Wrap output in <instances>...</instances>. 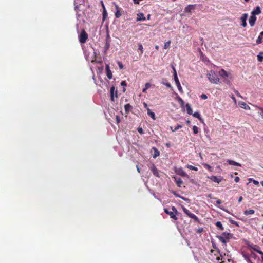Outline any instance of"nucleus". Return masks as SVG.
<instances>
[{"label": "nucleus", "instance_id": "7", "mask_svg": "<svg viewBox=\"0 0 263 263\" xmlns=\"http://www.w3.org/2000/svg\"><path fill=\"white\" fill-rule=\"evenodd\" d=\"M110 100L112 102L115 101V97H117V90L115 89V86H112L110 90Z\"/></svg>", "mask_w": 263, "mask_h": 263}, {"label": "nucleus", "instance_id": "29", "mask_svg": "<svg viewBox=\"0 0 263 263\" xmlns=\"http://www.w3.org/2000/svg\"><path fill=\"white\" fill-rule=\"evenodd\" d=\"M255 213V211L254 210H247L244 211V215L247 216L249 215L253 214Z\"/></svg>", "mask_w": 263, "mask_h": 263}, {"label": "nucleus", "instance_id": "53", "mask_svg": "<svg viewBox=\"0 0 263 263\" xmlns=\"http://www.w3.org/2000/svg\"><path fill=\"white\" fill-rule=\"evenodd\" d=\"M171 193L172 194H173L177 197L180 198L181 197V196L179 195V194H178L175 191H172Z\"/></svg>", "mask_w": 263, "mask_h": 263}, {"label": "nucleus", "instance_id": "40", "mask_svg": "<svg viewBox=\"0 0 263 263\" xmlns=\"http://www.w3.org/2000/svg\"><path fill=\"white\" fill-rule=\"evenodd\" d=\"M102 15H103V20L104 21L105 20V18H106V17L107 16V12L106 9H104V10H103Z\"/></svg>", "mask_w": 263, "mask_h": 263}, {"label": "nucleus", "instance_id": "2", "mask_svg": "<svg viewBox=\"0 0 263 263\" xmlns=\"http://www.w3.org/2000/svg\"><path fill=\"white\" fill-rule=\"evenodd\" d=\"M219 76L223 79V81L228 85H230L232 77L231 73L227 72L223 69H221L219 71Z\"/></svg>", "mask_w": 263, "mask_h": 263}, {"label": "nucleus", "instance_id": "32", "mask_svg": "<svg viewBox=\"0 0 263 263\" xmlns=\"http://www.w3.org/2000/svg\"><path fill=\"white\" fill-rule=\"evenodd\" d=\"M182 209L184 213L186 214L189 217H190V215L192 214V213L186 208H185L184 206H182Z\"/></svg>", "mask_w": 263, "mask_h": 263}, {"label": "nucleus", "instance_id": "11", "mask_svg": "<svg viewBox=\"0 0 263 263\" xmlns=\"http://www.w3.org/2000/svg\"><path fill=\"white\" fill-rule=\"evenodd\" d=\"M150 170H151L154 176L157 177H160L158 170L154 164H153L151 166Z\"/></svg>", "mask_w": 263, "mask_h": 263}, {"label": "nucleus", "instance_id": "46", "mask_svg": "<svg viewBox=\"0 0 263 263\" xmlns=\"http://www.w3.org/2000/svg\"><path fill=\"white\" fill-rule=\"evenodd\" d=\"M182 126L180 124H178L174 129V130H172V132H174L176 130H177L178 129H179V128H182Z\"/></svg>", "mask_w": 263, "mask_h": 263}, {"label": "nucleus", "instance_id": "50", "mask_svg": "<svg viewBox=\"0 0 263 263\" xmlns=\"http://www.w3.org/2000/svg\"><path fill=\"white\" fill-rule=\"evenodd\" d=\"M172 210L173 211V212H174V213L176 215L178 213L176 208L175 207V206H172Z\"/></svg>", "mask_w": 263, "mask_h": 263}, {"label": "nucleus", "instance_id": "61", "mask_svg": "<svg viewBox=\"0 0 263 263\" xmlns=\"http://www.w3.org/2000/svg\"><path fill=\"white\" fill-rule=\"evenodd\" d=\"M253 182L254 184H255V185H258V184H259V182H258V181H256V180H253Z\"/></svg>", "mask_w": 263, "mask_h": 263}, {"label": "nucleus", "instance_id": "10", "mask_svg": "<svg viewBox=\"0 0 263 263\" xmlns=\"http://www.w3.org/2000/svg\"><path fill=\"white\" fill-rule=\"evenodd\" d=\"M246 245L249 248L252 249L256 252H257V251L259 250V247L257 245L251 243L248 241L246 243Z\"/></svg>", "mask_w": 263, "mask_h": 263}, {"label": "nucleus", "instance_id": "16", "mask_svg": "<svg viewBox=\"0 0 263 263\" xmlns=\"http://www.w3.org/2000/svg\"><path fill=\"white\" fill-rule=\"evenodd\" d=\"M164 210L165 213L170 216L171 218H173L174 220L177 219V217L176 216V215L174 213V212L169 211L167 209H164Z\"/></svg>", "mask_w": 263, "mask_h": 263}, {"label": "nucleus", "instance_id": "9", "mask_svg": "<svg viewBox=\"0 0 263 263\" xmlns=\"http://www.w3.org/2000/svg\"><path fill=\"white\" fill-rule=\"evenodd\" d=\"M197 5H188L186 7L184 8V12L185 13H190L191 12L192 10H194L196 7Z\"/></svg>", "mask_w": 263, "mask_h": 263}, {"label": "nucleus", "instance_id": "49", "mask_svg": "<svg viewBox=\"0 0 263 263\" xmlns=\"http://www.w3.org/2000/svg\"><path fill=\"white\" fill-rule=\"evenodd\" d=\"M117 64L119 66V67L120 68V69H122L123 68V64L122 63V62H120V61H118L117 62Z\"/></svg>", "mask_w": 263, "mask_h": 263}, {"label": "nucleus", "instance_id": "5", "mask_svg": "<svg viewBox=\"0 0 263 263\" xmlns=\"http://www.w3.org/2000/svg\"><path fill=\"white\" fill-rule=\"evenodd\" d=\"M87 39L88 35L87 33L84 30H83L79 36V42L81 43H85Z\"/></svg>", "mask_w": 263, "mask_h": 263}, {"label": "nucleus", "instance_id": "6", "mask_svg": "<svg viewBox=\"0 0 263 263\" xmlns=\"http://www.w3.org/2000/svg\"><path fill=\"white\" fill-rule=\"evenodd\" d=\"M175 172L178 175L189 178V176L184 171L183 168L181 167L176 168Z\"/></svg>", "mask_w": 263, "mask_h": 263}, {"label": "nucleus", "instance_id": "3", "mask_svg": "<svg viewBox=\"0 0 263 263\" xmlns=\"http://www.w3.org/2000/svg\"><path fill=\"white\" fill-rule=\"evenodd\" d=\"M218 75L215 71L211 70L208 73L207 76L209 81L214 84H217L219 81Z\"/></svg>", "mask_w": 263, "mask_h": 263}, {"label": "nucleus", "instance_id": "59", "mask_svg": "<svg viewBox=\"0 0 263 263\" xmlns=\"http://www.w3.org/2000/svg\"><path fill=\"white\" fill-rule=\"evenodd\" d=\"M239 180H240V179H239V177H238V176L235 177V178L234 179V181L235 182L237 183L239 181Z\"/></svg>", "mask_w": 263, "mask_h": 263}, {"label": "nucleus", "instance_id": "62", "mask_svg": "<svg viewBox=\"0 0 263 263\" xmlns=\"http://www.w3.org/2000/svg\"><path fill=\"white\" fill-rule=\"evenodd\" d=\"M235 93L236 94V95H237L238 97H241V95L239 93V92H238V91L235 90Z\"/></svg>", "mask_w": 263, "mask_h": 263}, {"label": "nucleus", "instance_id": "1", "mask_svg": "<svg viewBox=\"0 0 263 263\" xmlns=\"http://www.w3.org/2000/svg\"><path fill=\"white\" fill-rule=\"evenodd\" d=\"M216 237L218 238L223 245L226 246L230 240L234 238V235L232 233L224 232L220 235H216Z\"/></svg>", "mask_w": 263, "mask_h": 263}, {"label": "nucleus", "instance_id": "37", "mask_svg": "<svg viewBox=\"0 0 263 263\" xmlns=\"http://www.w3.org/2000/svg\"><path fill=\"white\" fill-rule=\"evenodd\" d=\"M202 165L206 168H207L209 171L210 172H212L213 171V169H212V167L209 164H206V163H203L202 164Z\"/></svg>", "mask_w": 263, "mask_h": 263}, {"label": "nucleus", "instance_id": "22", "mask_svg": "<svg viewBox=\"0 0 263 263\" xmlns=\"http://www.w3.org/2000/svg\"><path fill=\"white\" fill-rule=\"evenodd\" d=\"M124 108L126 113L128 114L133 109V106L129 104H126L124 105Z\"/></svg>", "mask_w": 263, "mask_h": 263}, {"label": "nucleus", "instance_id": "58", "mask_svg": "<svg viewBox=\"0 0 263 263\" xmlns=\"http://www.w3.org/2000/svg\"><path fill=\"white\" fill-rule=\"evenodd\" d=\"M180 198L183 200L184 201H187L188 202H190V199H189L188 198H186L184 197L181 196Z\"/></svg>", "mask_w": 263, "mask_h": 263}, {"label": "nucleus", "instance_id": "20", "mask_svg": "<svg viewBox=\"0 0 263 263\" xmlns=\"http://www.w3.org/2000/svg\"><path fill=\"white\" fill-rule=\"evenodd\" d=\"M241 255L242 256V257L244 258V259L248 262V263H253L252 262V261L250 260V256H249L248 255L246 254L244 252H242L241 253Z\"/></svg>", "mask_w": 263, "mask_h": 263}, {"label": "nucleus", "instance_id": "4", "mask_svg": "<svg viewBox=\"0 0 263 263\" xmlns=\"http://www.w3.org/2000/svg\"><path fill=\"white\" fill-rule=\"evenodd\" d=\"M171 67L172 68V69L173 70V77H174V81H175V84L177 87V88L178 89V90L181 93H182L183 92V89H182V88L180 85V83L179 82V79H178V76H177V72H176V69L174 67V66L173 65V64H171Z\"/></svg>", "mask_w": 263, "mask_h": 263}, {"label": "nucleus", "instance_id": "18", "mask_svg": "<svg viewBox=\"0 0 263 263\" xmlns=\"http://www.w3.org/2000/svg\"><path fill=\"white\" fill-rule=\"evenodd\" d=\"M227 162L229 165H235V166H241V164H240L237 162H235L233 160H230V159H227Z\"/></svg>", "mask_w": 263, "mask_h": 263}, {"label": "nucleus", "instance_id": "64", "mask_svg": "<svg viewBox=\"0 0 263 263\" xmlns=\"http://www.w3.org/2000/svg\"><path fill=\"white\" fill-rule=\"evenodd\" d=\"M260 110H261V112H260V116L261 117V118L263 119V108H260Z\"/></svg>", "mask_w": 263, "mask_h": 263}, {"label": "nucleus", "instance_id": "8", "mask_svg": "<svg viewBox=\"0 0 263 263\" xmlns=\"http://www.w3.org/2000/svg\"><path fill=\"white\" fill-rule=\"evenodd\" d=\"M208 178L211 180L213 182H216L218 183H219L220 182H221L222 180V178L221 177H218L217 176H215V175L208 176Z\"/></svg>", "mask_w": 263, "mask_h": 263}, {"label": "nucleus", "instance_id": "57", "mask_svg": "<svg viewBox=\"0 0 263 263\" xmlns=\"http://www.w3.org/2000/svg\"><path fill=\"white\" fill-rule=\"evenodd\" d=\"M121 85L123 86H127V83H126V81H122L121 82Z\"/></svg>", "mask_w": 263, "mask_h": 263}, {"label": "nucleus", "instance_id": "15", "mask_svg": "<svg viewBox=\"0 0 263 263\" xmlns=\"http://www.w3.org/2000/svg\"><path fill=\"white\" fill-rule=\"evenodd\" d=\"M261 12L260 7L259 6H257L255 9H253V10L251 12V15L255 16L256 15H259Z\"/></svg>", "mask_w": 263, "mask_h": 263}, {"label": "nucleus", "instance_id": "45", "mask_svg": "<svg viewBox=\"0 0 263 263\" xmlns=\"http://www.w3.org/2000/svg\"><path fill=\"white\" fill-rule=\"evenodd\" d=\"M262 37L260 36V35H259V36L258 37V38L257 39L256 41V44H260L262 42Z\"/></svg>", "mask_w": 263, "mask_h": 263}, {"label": "nucleus", "instance_id": "31", "mask_svg": "<svg viewBox=\"0 0 263 263\" xmlns=\"http://www.w3.org/2000/svg\"><path fill=\"white\" fill-rule=\"evenodd\" d=\"M74 4H76V1H74ZM78 5H75L74 9L76 11V15L77 18L78 20H79L80 18V16H81V14L79 13V12L78 11Z\"/></svg>", "mask_w": 263, "mask_h": 263}, {"label": "nucleus", "instance_id": "56", "mask_svg": "<svg viewBox=\"0 0 263 263\" xmlns=\"http://www.w3.org/2000/svg\"><path fill=\"white\" fill-rule=\"evenodd\" d=\"M257 253L261 255V259L262 260L263 259V252L259 250L257 251Z\"/></svg>", "mask_w": 263, "mask_h": 263}, {"label": "nucleus", "instance_id": "26", "mask_svg": "<svg viewBox=\"0 0 263 263\" xmlns=\"http://www.w3.org/2000/svg\"><path fill=\"white\" fill-rule=\"evenodd\" d=\"M147 114L153 120H155V114L154 112L152 111L149 108H147Z\"/></svg>", "mask_w": 263, "mask_h": 263}, {"label": "nucleus", "instance_id": "47", "mask_svg": "<svg viewBox=\"0 0 263 263\" xmlns=\"http://www.w3.org/2000/svg\"><path fill=\"white\" fill-rule=\"evenodd\" d=\"M170 43H171L170 41H168V42L165 43L164 45V49H166L168 48V47L170 46Z\"/></svg>", "mask_w": 263, "mask_h": 263}, {"label": "nucleus", "instance_id": "30", "mask_svg": "<svg viewBox=\"0 0 263 263\" xmlns=\"http://www.w3.org/2000/svg\"><path fill=\"white\" fill-rule=\"evenodd\" d=\"M215 225L218 227V228L220 230H224V228L221 223V222L220 221H217L216 223H215Z\"/></svg>", "mask_w": 263, "mask_h": 263}, {"label": "nucleus", "instance_id": "41", "mask_svg": "<svg viewBox=\"0 0 263 263\" xmlns=\"http://www.w3.org/2000/svg\"><path fill=\"white\" fill-rule=\"evenodd\" d=\"M257 60L259 62H262L263 61V56H262V54L261 53H260V52L259 53V54L257 55Z\"/></svg>", "mask_w": 263, "mask_h": 263}, {"label": "nucleus", "instance_id": "23", "mask_svg": "<svg viewBox=\"0 0 263 263\" xmlns=\"http://www.w3.org/2000/svg\"><path fill=\"white\" fill-rule=\"evenodd\" d=\"M185 107L186 108L187 113L190 115H192L193 111L189 103H187L185 105Z\"/></svg>", "mask_w": 263, "mask_h": 263}, {"label": "nucleus", "instance_id": "24", "mask_svg": "<svg viewBox=\"0 0 263 263\" xmlns=\"http://www.w3.org/2000/svg\"><path fill=\"white\" fill-rule=\"evenodd\" d=\"M162 84L165 85L166 87L168 88H172L171 84L169 82H168L167 80L166 79H162Z\"/></svg>", "mask_w": 263, "mask_h": 263}, {"label": "nucleus", "instance_id": "52", "mask_svg": "<svg viewBox=\"0 0 263 263\" xmlns=\"http://www.w3.org/2000/svg\"><path fill=\"white\" fill-rule=\"evenodd\" d=\"M110 46L109 41H106L105 43V48L106 49H108Z\"/></svg>", "mask_w": 263, "mask_h": 263}, {"label": "nucleus", "instance_id": "14", "mask_svg": "<svg viewBox=\"0 0 263 263\" xmlns=\"http://www.w3.org/2000/svg\"><path fill=\"white\" fill-rule=\"evenodd\" d=\"M105 69H106V75H107V78L109 79H112V72L110 69V67H109V66L108 64H106L105 65Z\"/></svg>", "mask_w": 263, "mask_h": 263}, {"label": "nucleus", "instance_id": "42", "mask_svg": "<svg viewBox=\"0 0 263 263\" xmlns=\"http://www.w3.org/2000/svg\"><path fill=\"white\" fill-rule=\"evenodd\" d=\"M150 86H151V85H150V84H149V83H146V84H145V88H143V89H142V91H143V92H145L146 91V90H147L148 88H149Z\"/></svg>", "mask_w": 263, "mask_h": 263}, {"label": "nucleus", "instance_id": "39", "mask_svg": "<svg viewBox=\"0 0 263 263\" xmlns=\"http://www.w3.org/2000/svg\"><path fill=\"white\" fill-rule=\"evenodd\" d=\"M138 49L140 51V54L141 55L143 53V47L141 43L138 44Z\"/></svg>", "mask_w": 263, "mask_h": 263}, {"label": "nucleus", "instance_id": "44", "mask_svg": "<svg viewBox=\"0 0 263 263\" xmlns=\"http://www.w3.org/2000/svg\"><path fill=\"white\" fill-rule=\"evenodd\" d=\"M193 130L194 134H197L198 133V128L196 125L193 126Z\"/></svg>", "mask_w": 263, "mask_h": 263}, {"label": "nucleus", "instance_id": "33", "mask_svg": "<svg viewBox=\"0 0 263 263\" xmlns=\"http://www.w3.org/2000/svg\"><path fill=\"white\" fill-rule=\"evenodd\" d=\"M175 182L178 187H180L183 183V181L180 178L176 179Z\"/></svg>", "mask_w": 263, "mask_h": 263}, {"label": "nucleus", "instance_id": "43", "mask_svg": "<svg viewBox=\"0 0 263 263\" xmlns=\"http://www.w3.org/2000/svg\"><path fill=\"white\" fill-rule=\"evenodd\" d=\"M250 256L254 259H256L257 258H258V259H259L258 256L255 253H254L253 252H251Z\"/></svg>", "mask_w": 263, "mask_h": 263}, {"label": "nucleus", "instance_id": "13", "mask_svg": "<svg viewBox=\"0 0 263 263\" xmlns=\"http://www.w3.org/2000/svg\"><path fill=\"white\" fill-rule=\"evenodd\" d=\"M115 6L116 11L115 13L116 18H118L121 16V13L120 12V8L115 3H114Z\"/></svg>", "mask_w": 263, "mask_h": 263}, {"label": "nucleus", "instance_id": "36", "mask_svg": "<svg viewBox=\"0 0 263 263\" xmlns=\"http://www.w3.org/2000/svg\"><path fill=\"white\" fill-rule=\"evenodd\" d=\"M177 99L178 102L180 103L181 106L183 107L184 106V101L178 95L177 96Z\"/></svg>", "mask_w": 263, "mask_h": 263}, {"label": "nucleus", "instance_id": "51", "mask_svg": "<svg viewBox=\"0 0 263 263\" xmlns=\"http://www.w3.org/2000/svg\"><path fill=\"white\" fill-rule=\"evenodd\" d=\"M137 130H138V132L140 134H144L143 130V129H142V127H138V128H137Z\"/></svg>", "mask_w": 263, "mask_h": 263}, {"label": "nucleus", "instance_id": "48", "mask_svg": "<svg viewBox=\"0 0 263 263\" xmlns=\"http://www.w3.org/2000/svg\"><path fill=\"white\" fill-rule=\"evenodd\" d=\"M203 229L202 227H200V228H199L196 229V231L198 233H201L203 232Z\"/></svg>", "mask_w": 263, "mask_h": 263}, {"label": "nucleus", "instance_id": "35", "mask_svg": "<svg viewBox=\"0 0 263 263\" xmlns=\"http://www.w3.org/2000/svg\"><path fill=\"white\" fill-rule=\"evenodd\" d=\"M186 167L190 169V170H194V171H198V168L196 166H193L192 165H186Z\"/></svg>", "mask_w": 263, "mask_h": 263}, {"label": "nucleus", "instance_id": "17", "mask_svg": "<svg viewBox=\"0 0 263 263\" xmlns=\"http://www.w3.org/2000/svg\"><path fill=\"white\" fill-rule=\"evenodd\" d=\"M256 20V16L251 15V16H250V17L249 20V24L251 27H253L254 26Z\"/></svg>", "mask_w": 263, "mask_h": 263}, {"label": "nucleus", "instance_id": "28", "mask_svg": "<svg viewBox=\"0 0 263 263\" xmlns=\"http://www.w3.org/2000/svg\"><path fill=\"white\" fill-rule=\"evenodd\" d=\"M183 29H184V31L185 32H189L192 30V28L187 24L183 26Z\"/></svg>", "mask_w": 263, "mask_h": 263}, {"label": "nucleus", "instance_id": "21", "mask_svg": "<svg viewBox=\"0 0 263 263\" xmlns=\"http://www.w3.org/2000/svg\"><path fill=\"white\" fill-rule=\"evenodd\" d=\"M239 105L240 107L245 109H249L250 107L246 103L243 102H239Z\"/></svg>", "mask_w": 263, "mask_h": 263}, {"label": "nucleus", "instance_id": "54", "mask_svg": "<svg viewBox=\"0 0 263 263\" xmlns=\"http://www.w3.org/2000/svg\"><path fill=\"white\" fill-rule=\"evenodd\" d=\"M200 97L201 99H203V100H205L208 98V97L207 96L205 95V94H202L201 96H200Z\"/></svg>", "mask_w": 263, "mask_h": 263}, {"label": "nucleus", "instance_id": "12", "mask_svg": "<svg viewBox=\"0 0 263 263\" xmlns=\"http://www.w3.org/2000/svg\"><path fill=\"white\" fill-rule=\"evenodd\" d=\"M248 15L247 13H244L241 17V21L242 22L241 25L242 27H245L247 26L246 21L247 20Z\"/></svg>", "mask_w": 263, "mask_h": 263}, {"label": "nucleus", "instance_id": "27", "mask_svg": "<svg viewBox=\"0 0 263 263\" xmlns=\"http://www.w3.org/2000/svg\"><path fill=\"white\" fill-rule=\"evenodd\" d=\"M189 217L193 219L195 222L200 223V220H199V218L194 214L192 213V214L190 215Z\"/></svg>", "mask_w": 263, "mask_h": 263}, {"label": "nucleus", "instance_id": "60", "mask_svg": "<svg viewBox=\"0 0 263 263\" xmlns=\"http://www.w3.org/2000/svg\"><path fill=\"white\" fill-rule=\"evenodd\" d=\"M221 203V201L220 199H217L216 200V205H218L219 204H220Z\"/></svg>", "mask_w": 263, "mask_h": 263}, {"label": "nucleus", "instance_id": "34", "mask_svg": "<svg viewBox=\"0 0 263 263\" xmlns=\"http://www.w3.org/2000/svg\"><path fill=\"white\" fill-rule=\"evenodd\" d=\"M192 115L194 117L198 118L200 120H201L202 119L201 117V115L198 111L195 112L194 114H192Z\"/></svg>", "mask_w": 263, "mask_h": 263}, {"label": "nucleus", "instance_id": "63", "mask_svg": "<svg viewBox=\"0 0 263 263\" xmlns=\"http://www.w3.org/2000/svg\"><path fill=\"white\" fill-rule=\"evenodd\" d=\"M143 106H144V107H145L147 110V108H149L148 107V105H147V104L145 102H144V103H143Z\"/></svg>", "mask_w": 263, "mask_h": 263}, {"label": "nucleus", "instance_id": "38", "mask_svg": "<svg viewBox=\"0 0 263 263\" xmlns=\"http://www.w3.org/2000/svg\"><path fill=\"white\" fill-rule=\"evenodd\" d=\"M229 222L231 224H232L233 225H235V226H236L237 227H239V226L238 222H237V221H235V220H233L232 219H229Z\"/></svg>", "mask_w": 263, "mask_h": 263}, {"label": "nucleus", "instance_id": "19", "mask_svg": "<svg viewBox=\"0 0 263 263\" xmlns=\"http://www.w3.org/2000/svg\"><path fill=\"white\" fill-rule=\"evenodd\" d=\"M145 20H146V18L144 17L143 13H139L137 14V20H136V21L137 22L141 21H145Z\"/></svg>", "mask_w": 263, "mask_h": 263}, {"label": "nucleus", "instance_id": "25", "mask_svg": "<svg viewBox=\"0 0 263 263\" xmlns=\"http://www.w3.org/2000/svg\"><path fill=\"white\" fill-rule=\"evenodd\" d=\"M153 149L154 151V154L153 156V157L154 158H156L159 156L160 152L156 147H153Z\"/></svg>", "mask_w": 263, "mask_h": 263}, {"label": "nucleus", "instance_id": "55", "mask_svg": "<svg viewBox=\"0 0 263 263\" xmlns=\"http://www.w3.org/2000/svg\"><path fill=\"white\" fill-rule=\"evenodd\" d=\"M116 122L117 123H119L121 121L120 118L119 116H116Z\"/></svg>", "mask_w": 263, "mask_h": 263}]
</instances>
